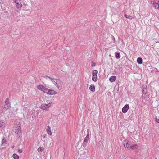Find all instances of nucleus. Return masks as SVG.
Listing matches in <instances>:
<instances>
[{
	"label": "nucleus",
	"instance_id": "obj_1",
	"mask_svg": "<svg viewBox=\"0 0 159 159\" xmlns=\"http://www.w3.org/2000/svg\"><path fill=\"white\" fill-rule=\"evenodd\" d=\"M51 106V104L50 103L48 104L46 103L42 104L41 105V108L43 110H47Z\"/></svg>",
	"mask_w": 159,
	"mask_h": 159
},
{
	"label": "nucleus",
	"instance_id": "obj_2",
	"mask_svg": "<svg viewBox=\"0 0 159 159\" xmlns=\"http://www.w3.org/2000/svg\"><path fill=\"white\" fill-rule=\"evenodd\" d=\"M97 73L98 71L96 70H94L92 72L93 75L92 80L95 82H96L97 80Z\"/></svg>",
	"mask_w": 159,
	"mask_h": 159
},
{
	"label": "nucleus",
	"instance_id": "obj_3",
	"mask_svg": "<svg viewBox=\"0 0 159 159\" xmlns=\"http://www.w3.org/2000/svg\"><path fill=\"white\" fill-rule=\"evenodd\" d=\"M37 88L39 90L43 91L44 93H47L48 89L44 86L42 85H39L37 86Z\"/></svg>",
	"mask_w": 159,
	"mask_h": 159
},
{
	"label": "nucleus",
	"instance_id": "obj_4",
	"mask_svg": "<svg viewBox=\"0 0 159 159\" xmlns=\"http://www.w3.org/2000/svg\"><path fill=\"white\" fill-rule=\"evenodd\" d=\"M153 4V7L156 9L159 8V0L153 1L151 3Z\"/></svg>",
	"mask_w": 159,
	"mask_h": 159
},
{
	"label": "nucleus",
	"instance_id": "obj_5",
	"mask_svg": "<svg viewBox=\"0 0 159 159\" xmlns=\"http://www.w3.org/2000/svg\"><path fill=\"white\" fill-rule=\"evenodd\" d=\"M89 138V133L88 132V133L86 136V137L84 139L83 143V146L84 147H85L87 145L88 141V140Z\"/></svg>",
	"mask_w": 159,
	"mask_h": 159
},
{
	"label": "nucleus",
	"instance_id": "obj_6",
	"mask_svg": "<svg viewBox=\"0 0 159 159\" xmlns=\"http://www.w3.org/2000/svg\"><path fill=\"white\" fill-rule=\"evenodd\" d=\"M129 108L128 104H126L122 109V112L124 113H126Z\"/></svg>",
	"mask_w": 159,
	"mask_h": 159
},
{
	"label": "nucleus",
	"instance_id": "obj_7",
	"mask_svg": "<svg viewBox=\"0 0 159 159\" xmlns=\"http://www.w3.org/2000/svg\"><path fill=\"white\" fill-rule=\"evenodd\" d=\"M125 142V143H124V147L128 149H129L131 143L128 141H126Z\"/></svg>",
	"mask_w": 159,
	"mask_h": 159
},
{
	"label": "nucleus",
	"instance_id": "obj_8",
	"mask_svg": "<svg viewBox=\"0 0 159 159\" xmlns=\"http://www.w3.org/2000/svg\"><path fill=\"white\" fill-rule=\"evenodd\" d=\"M57 92L52 90H48L47 93H48L50 95H53L57 94Z\"/></svg>",
	"mask_w": 159,
	"mask_h": 159
},
{
	"label": "nucleus",
	"instance_id": "obj_9",
	"mask_svg": "<svg viewBox=\"0 0 159 159\" xmlns=\"http://www.w3.org/2000/svg\"><path fill=\"white\" fill-rule=\"evenodd\" d=\"M138 146L137 144H134L132 145H130L129 149H131L132 150L136 149L138 148Z\"/></svg>",
	"mask_w": 159,
	"mask_h": 159
},
{
	"label": "nucleus",
	"instance_id": "obj_10",
	"mask_svg": "<svg viewBox=\"0 0 159 159\" xmlns=\"http://www.w3.org/2000/svg\"><path fill=\"white\" fill-rule=\"evenodd\" d=\"M150 72L151 74H153L154 73H155L157 71V69L155 68L154 67H151L150 68Z\"/></svg>",
	"mask_w": 159,
	"mask_h": 159
},
{
	"label": "nucleus",
	"instance_id": "obj_11",
	"mask_svg": "<svg viewBox=\"0 0 159 159\" xmlns=\"http://www.w3.org/2000/svg\"><path fill=\"white\" fill-rule=\"evenodd\" d=\"M15 133L19 135H20L21 133V129L20 128H17L16 129Z\"/></svg>",
	"mask_w": 159,
	"mask_h": 159
},
{
	"label": "nucleus",
	"instance_id": "obj_12",
	"mask_svg": "<svg viewBox=\"0 0 159 159\" xmlns=\"http://www.w3.org/2000/svg\"><path fill=\"white\" fill-rule=\"evenodd\" d=\"M89 89L90 91L93 92H94L95 91V86L93 84L91 85Z\"/></svg>",
	"mask_w": 159,
	"mask_h": 159
},
{
	"label": "nucleus",
	"instance_id": "obj_13",
	"mask_svg": "<svg viewBox=\"0 0 159 159\" xmlns=\"http://www.w3.org/2000/svg\"><path fill=\"white\" fill-rule=\"evenodd\" d=\"M46 131L48 134L50 135H52V133L51 131V128L49 126H47V129H46Z\"/></svg>",
	"mask_w": 159,
	"mask_h": 159
},
{
	"label": "nucleus",
	"instance_id": "obj_14",
	"mask_svg": "<svg viewBox=\"0 0 159 159\" xmlns=\"http://www.w3.org/2000/svg\"><path fill=\"white\" fill-rule=\"evenodd\" d=\"M2 143L1 145V146H4L7 144V142L5 140V139L3 138L2 139Z\"/></svg>",
	"mask_w": 159,
	"mask_h": 159
},
{
	"label": "nucleus",
	"instance_id": "obj_15",
	"mask_svg": "<svg viewBox=\"0 0 159 159\" xmlns=\"http://www.w3.org/2000/svg\"><path fill=\"white\" fill-rule=\"evenodd\" d=\"M137 62L139 64H141L142 63V59L140 57H139L137 59Z\"/></svg>",
	"mask_w": 159,
	"mask_h": 159
},
{
	"label": "nucleus",
	"instance_id": "obj_16",
	"mask_svg": "<svg viewBox=\"0 0 159 159\" xmlns=\"http://www.w3.org/2000/svg\"><path fill=\"white\" fill-rule=\"evenodd\" d=\"M116 77L115 76H111V77H110L109 80L110 81L113 82L115 81L116 79Z\"/></svg>",
	"mask_w": 159,
	"mask_h": 159
},
{
	"label": "nucleus",
	"instance_id": "obj_17",
	"mask_svg": "<svg viewBox=\"0 0 159 159\" xmlns=\"http://www.w3.org/2000/svg\"><path fill=\"white\" fill-rule=\"evenodd\" d=\"M5 105H8L9 106H11V104L9 102V100L8 98H7L5 101Z\"/></svg>",
	"mask_w": 159,
	"mask_h": 159
},
{
	"label": "nucleus",
	"instance_id": "obj_18",
	"mask_svg": "<svg viewBox=\"0 0 159 159\" xmlns=\"http://www.w3.org/2000/svg\"><path fill=\"white\" fill-rule=\"evenodd\" d=\"M10 107V106H8V105H5L4 107L3 108V111H5L7 109H9V107Z\"/></svg>",
	"mask_w": 159,
	"mask_h": 159
},
{
	"label": "nucleus",
	"instance_id": "obj_19",
	"mask_svg": "<svg viewBox=\"0 0 159 159\" xmlns=\"http://www.w3.org/2000/svg\"><path fill=\"white\" fill-rule=\"evenodd\" d=\"M116 57L117 59H119L120 57V53L116 52L115 54Z\"/></svg>",
	"mask_w": 159,
	"mask_h": 159
},
{
	"label": "nucleus",
	"instance_id": "obj_20",
	"mask_svg": "<svg viewBox=\"0 0 159 159\" xmlns=\"http://www.w3.org/2000/svg\"><path fill=\"white\" fill-rule=\"evenodd\" d=\"M12 156L14 159H18L19 158V156L15 153L13 154Z\"/></svg>",
	"mask_w": 159,
	"mask_h": 159
},
{
	"label": "nucleus",
	"instance_id": "obj_21",
	"mask_svg": "<svg viewBox=\"0 0 159 159\" xmlns=\"http://www.w3.org/2000/svg\"><path fill=\"white\" fill-rule=\"evenodd\" d=\"M44 150V148L43 147H39L38 149V151L39 152H40Z\"/></svg>",
	"mask_w": 159,
	"mask_h": 159
},
{
	"label": "nucleus",
	"instance_id": "obj_22",
	"mask_svg": "<svg viewBox=\"0 0 159 159\" xmlns=\"http://www.w3.org/2000/svg\"><path fill=\"white\" fill-rule=\"evenodd\" d=\"M16 6L18 8H21L22 6V5L21 3H18V4H16Z\"/></svg>",
	"mask_w": 159,
	"mask_h": 159
},
{
	"label": "nucleus",
	"instance_id": "obj_23",
	"mask_svg": "<svg viewBox=\"0 0 159 159\" xmlns=\"http://www.w3.org/2000/svg\"><path fill=\"white\" fill-rule=\"evenodd\" d=\"M55 80L56 81H55L54 80H52V81L54 83V84L55 86H56L58 88H59V86L57 84V80L55 79Z\"/></svg>",
	"mask_w": 159,
	"mask_h": 159
},
{
	"label": "nucleus",
	"instance_id": "obj_24",
	"mask_svg": "<svg viewBox=\"0 0 159 159\" xmlns=\"http://www.w3.org/2000/svg\"><path fill=\"white\" fill-rule=\"evenodd\" d=\"M147 93V89H145L143 90L142 91V93L144 95H145Z\"/></svg>",
	"mask_w": 159,
	"mask_h": 159
},
{
	"label": "nucleus",
	"instance_id": "obj_25",
	"mask_svg": "<svg viewBox=\"0 0 159 159\" xmlns=\"http://www.w3.org/2000/svg\"><path fill=\"white\" fill-rule=\"evenodd\" d=\"M5 123L2 122L0 121V127H2L4 125Z\"/></svg>",
	"mask_w": 159,
	"mask_h": 159
},
{
	"label": "nucleus",
	"instance_id": "obj_26",
	"mask_svg": "<svg viewBox=\"0 0 159 159\" xmlns=\"http://www.w3.org/2000/svg\"><path fill=\"white\" fill-rule=\"evenodd\" d=\"M21 0H14V2L16 4H18V3H20Z\"/></svg>",
	"mask_w": 159,
	"mask_h": 159
},
{
	"label": "nucleus",
	"instance_id": "obj_27",
	"mask_svg": "<svg viewBox=\"0 0 159 159\" xmlns=\"http://www.w3.org/2000/svg\"><path fill=\"white\" fill-rule=\"evenodd\" d=\"M96 63L94 62H92L91 63V66L92 67H94L96 66Z\"/></svg>",
	"mask_w": 159,
	"mask_h": 159
},
{
	"label": "nucleus",
	"instance_id": "obj_28",
	"mask_svg": "<svg viewBox=\"0 0 159 159\" xmlns=\"http://www.w3.org/2000/svg\"><path fill=\"white\" fill-rule=\"evenodd\" d=\"M133 18H134V17L133 16H131L129 15V16H128V19H129L131 20L132 19H133Z\"/></svg>",
	"mask_w": 159,
	"mask_h": 159
},
{
	"label": "nucleus",
	"instance_id": "obj_29",
	"mask_svg": "<svg viewBox=\"0 0 159 159\" xmlns=\"http://www.w3.org/2000/svg\"><path fill=\"white\" fill-rule=\"evenodd\" d=\"M18 152L20 153H22V150L20 149H18Z\"/></svg>",
	"mask_w": 159,
	"mask_h": 159
},
{
	"label": "nucleus",
	"instance_id": "obj_30",
	"mask_svg": "<svg viewBox=\"0 0 159 159\" xmlns=\"http://www.w3.org/2000/svg\"><path fill=\"white\" fill-rule=\"evenodd\" d=\"M156 121L157 123H159V119H158L157 118H155Z\"/></svg>",
	"mask_w": 159,
	"mask_h": 159
},
{
	"label": "nucleus",
	"instance_id": "obj_31",
	"mask_svg": "<svg viewBox=\"0 0 159 159\" xmlns=\"http://www.w3.org/2000/svg\"><path fill=\"white\" fill-rule=\"evenodd\" d=\"M128 16H129V15H127V14H125V15H124V16L126 18H128Z\"/></svg>",
	"mask_w": 159,
	"mask_h": 159
},
{
	"label": "nucleus",
	"instance_id": "obj_32",
	"mask_svg": "<svg viewBox=\"0 0 159 159\" xmlns=\"http://www.w3.org/2000/svg\"><path fill=\"white\" fill-rule=\"evenodd\" d=\"M48 78L50 80H53L54 79H52L51 77L50 76H48Z\"/></svg>",
	"mask_w": 159,
	"mask_h": 159
},
{
	"label": "nucleus",
	"instance_id": "obj_33",
	"mask_svg": "<svg viewBox=\"0 0 159 159\" xmlns=\"http://www.w3.org/2000/svg\"><path fill=\"white\" fill-rule=\"evenodd\" d=\"M44 78H46L48 77V76L44 75H43L42 76Z\"/></svg>",
	"mask_w": 159,
	"mask_h": 159
},
{
	"label": "nucleus",
	"instance_id": "obj_34",
	"mask_svg": "<svg viewBox=\"0 0 159 159\" xmlns=\"http://www.w3.org/2000/svg\"><path fill=\"white\" fill-rule=\"evenodd\" d=\"M112 39H113V42H115V39L114 37H112Z\"/></svg>",
	"mask_w": 159,
	"mask_h": 159
}]
</instances>
